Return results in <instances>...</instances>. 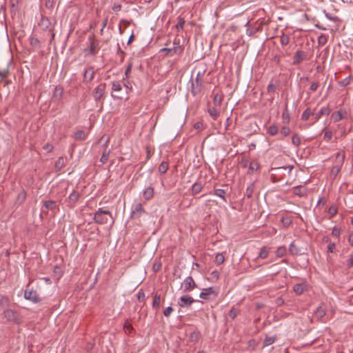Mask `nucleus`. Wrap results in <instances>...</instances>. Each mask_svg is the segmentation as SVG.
<instances>
[{
    "instance_id": "1",
    "label": "nucleus",
    "mask_w": 353,
    "mask_h": 353,
    "mask_svg": "<svg viewBox=\"0 0 353 353\" xmlns=\"http://www.w3.org/2000/svg\"><path fill=\"white\" fill-rule=\"evenodd\" d=\"M94 219L99 224H106L108 222L113 224L114 223L112 213L109 210H104L102 208H99L94 214Z\"/></svg>"
},
{
    "instance_id": "2",
    "label": "nucleus",
    "mask_w": 353,
    "mask_h": 353,
    "mask_svg": "<svg viewBox=\"0 0 353 353\" xmlns=\"http://www.w3.org/2000/svg\"><path fill=\"white\" fill-rule=\"evenodd\" d=\"M172 48H163L161 52H165L167 57H172L174 54L180 55L183 51V47L180 45V40L175 39L173 42Z\"/></svg>"
},
{
    "instance_id": "3",
    "label": "nucleus",
    "mask_w": 353,
    "mask_h": 353,
    "mask_svg": "<svg viewBox=\"0 0 353 353\" xmlns=\"http://www.w3.org/2000/svg\"><path fill=\"white\" fill-rule=\"evenodd\" d=\"M106 84L105 83H100L96 87L92 92V96L94 100L98 101H103L105 97Z\"/></svg>"
},
{
    "instance_id": "4",
    "label": "nucleus",
    "mask_w": 353,
    "mask_h": 353,
    "mask_svg": "<svg viewBox=\"0 0 353 353\" xmlns=\"http://www.w3.org/2000/svg\"><path fill=\"white\" fill-rule=\"evenodd\" d=\"M30 283L27 285V288L24 292V298L34 303H37L41 301V299L36 290L33 289H29L28 287Z\"/></svg>"
},
{
    "instance_id": "5",
    "label": "nucleus",
    "mask_w": 353,
    "mask_h": 353,
    "mask_svg": "<svg viewBox=\"0 0 353 353\" xmlns=\"http://www.w3.org/2000/svg\"><path fill=\"white\" fill-rule=\"evenodd\" d=\"M202 78L201 77L200 72L196 74V79L194 81H192L191 84V92L194 96L197 95L201 91L202 88Z\"/></svg>"
},
{
    "instance_id": "6",
    "label": "nucleus",
    "mask_w": 353,
    "mask_h": 353,
    "mask_svg": "<svg viewBox=\"0 0 353 353\" xmlns=\"http://www.w3.org/2000/svg\"><path fill=\"white\" fill-rule=\"evenodd\" d=\"M218 292L216 290L212 287L203 289V292H201L199 294V297L201 299L205 300H212L214 299L217 296Z\"/></svg>"
},
{
    "instance_id": "7",
    "label": "nucleus",
    "mask_w": 353,
    "mask_h": 353,
    "mask_svg": "<svg viewBox=\"0 0 353 353\" xmlns=\"http://www.w3.org/2000/svg\"><path fill=\"white\" fill-rule=\"evenodd\" d=\"M196 288L197 285L192 276L186 277L181 283V288H183L184 292H190Z\"/></svg>"
},
{
    "instance_id": "8",
    "label": "nucleus",
    "mask_w": 353,
    "mask_h": 353,
    "mask_svg": "<svg viewBox=\"0 0 353 353\" xmlns=\"http://www.w3.org/2000/svg\"><path fill=\"white\" fill-rule=\"evenodd\" d=\"M4 317L9 321L18 323L19 321V314L12 310L7 309L3 312Z\"/></svg>"
},
{
    "instance_id": "9",
    "label": "nucleus",
    "mask_w": 353,
    "mask_h": 353,
    "mask_svg": "<svg viewBox=\"0 0 353 353\" xmlns=\"http://www.w3.org/2000/svg\"><path fill=\"white\" fill-rule=\"evenodd\" d=\"M307 55L305 52L303 50H297L296 53L294 54L293 57V65H299L303 61L306 60Z\"/></svg>"
},
{
    "instance_id": "10",
    "label": "nucleus",
    "mask_w": 353,
    "mask_h": 353,
    "mask_svg": "<svg viewBox=\"0 0 353 353\" xmlns=\"http://www.w3.org/2000/svg\"><path fill=\"white\" fill-rule=\"evenodd\" d=\"M145 213V211L141 203H138L134 205V208L132 211L131 216L132 218H139L143 214Z\"/></svg>"
},
{
    "instance_id": "11",
    "label": "nucleus",
    "mask_w": 353,
    "mask_h": 353,
    "mask_svg": "<svg viewBox=\"0 0 353 353\" xmlns=\"http://www.w3.org/2000/svg\"><path fill=\"white\" fill-rule=\"evenodd\" d=\"M94 77V70L92 66H89L86 68L84 70L83 73V81L84 82H91Z\"/></svg>"
},
{
    "instance_id": "12",
    "label": "nucleus",
    "mask_w": 353,
    "mask_h": 353,
    "mask_svg": "<svg viewBox=\"0 0 353 353\" xmlns=\"http://www.w3.org/2000/svg\"><path fill=\"white\" fill-rule=\"evenodd\" d=\"M194 302V300L190 295H184L180 297L178 304L182 307H188Z\"/></svg>"
},
{
    "instance_id": "13",
    "label": "nucleus",
    "mask_w": 353,
    "mask_h": 353,
    "mask_svg": "<svg viewBox=\"0 0 353 353\" xmlns=\"http://www.w3.org/2000/svg\"><path fill=\"white\" fill-rule=\"evenodd\" d=\"M330 113V109L329 107H323L318 112L313 114L314 122L318 121L322 116L328 115Z\"/></svg>"
},
{
    "instance_id": "14",
    "label": "nucleus",
    "mask_w": 353,
    "mask_h": 353,
    "mask_svg": "<svg viewBox=\"0 0 353 353\" xmlns=\"http://www.w3.org/2000/svg\"><path fill=\"white\" fill-rule=\"evenodd\" d=\"M326 314V308L323 305H320L314 312V317L319 321H323V318Z\"/></svg>"
},
{
    "instance_id": "15",
    "label": "nucleus",
    "mask_w": 353,
    "mask_h": 353,
    "mask_svg": "<svg viewBox=\"0 0 353 353\" xmlns=\"http://www.w3.org/2000/svg\"><path fill=\"white\" fill-rule=\"evenodd\" d=\"M294 292L300 295L307 290V284L305 283H297L293 288Z\"/></svg>"
},
{
    "instance_id": "16",
    "label": "nucleus",
    "mask_w": 353,
    "mask_h": 353,
    "mask_svg": "<svg viewBox=\"0 0 353 353\" xmlns=\"http://www.w3.org/2000/svg\"><path fill=\"white\" fill-rule=\"evenodd\" d=\"M90 41V54L92 55H94L96 54L98 47H99V43L97 40L94 39L92 37H89Z\"/></svg>"
},
{
    "instance_id": "17",
    "label": "nucleus",
    "mask_w": 353,
    "mask_h": 353,
    "mask_svg": "<svg viewBox=\"0 0 353 353\" xmlns=\"http://www.w3.org/2000/svg\"><path fill=\"white\" fill-rule=\"evenodd\" d=\"M63 93V89L61 86H56L53 93V98L57 101L61 100Z\"/></svg>"
},
{
    "instance_id": "18",
    "label": "nucleus",
    "mask_w": 353,
    "mask_h": 353,
    "mask_svg": "<svg viewBox=\"0 0 353 353\" xmlns=\"http://www.w3.org/2000/svg\"><path fill=\"white\" fill-rule=\"evenodd\" d=\"M26 197L27 193L24 190H23L17 195L15 203L18 205H21L26 201Z\"/></svg>"
},
{
    "instance_id": "19",
    "label": "nucleus",
    "mask_w": 353,
    "mask_h": 353,
    "mask_svg": "<svg viewBox=\"0 0 353 353\" xmlns=\"http://www.w3.org/2000/svg\"><path fill=\"white\" fill-rule=\"evenodd\" d=\"M154 196V188L152 187L147 188L143 192V196L145 200L151 199Z\"/></svg>"
},
{
    "instance_id": "20",
    "label": "nucleus",
    "mask_w": 353,
    "mask_h": 353,
    "mask_svg": "<svg viewBox=\"0 0 353 353\" xmlns=\"http://www.w3.org/2000/svg\"><path fill=\"white\" fill-rule=\"evenodd\" d=\"M203 188L201 182H196L192 186L191 191L193 195L199 194Z\"/></svg>"
},
{
    "instance_id": "21",
    "label": "nucleus",
    "mask_w": 353,
    "mask_h": 353,
    "mask_svg": "<svg viewBox=\"0 0 353 353\" xmlns=\"http://www.w3.org/2000/svg\"><path fill=\"white\" fill-rule=\"evenodd\" d=\"M282 120H283V123L285 124L289 123V122L290 121V113L288 110L287 104H285L284 110L282 114Z\"/></svg>"
},
{
    "instance_id": "22",
    "label": "nucleus",
    "mask_w": 353,
    "mask_h": 353,
    "mask_svg": "<svg viewBox=\"0 0 353 353\" xmlns=\"http://www.w3.org/2000/svg\"><path fill=\"white\" fill-rule=\"evenodd\" d=\"M345 159V153L343 152H339L336 154L335 161L336 165H342Z\"/></svg>"
},
{
    "instance_id": "23",
    "label": "nucleus",
    "mask_w": 353,
    "mask_h": 353,
    "mask_svg": "<svg viewBox=\"0 0 353 353\" xmlns=\"http://www.w3.org/2000/svg\"><path fill=\"white\" fill-rule=\"evenodd\" d=\"M87 134L83 130H78L74 134V138L78 141H83L86 139Z\"/></svg>"
},
{
    "instance_id": "24",
    "label": "nucleus",
    "mask_w": 353,
    "mask_h": 353,
    "mask_svg": "<svg viewBox=\"0 0 353 353\" xmlns=\"http://www.w3.org/2000/svg\"><path fill=\"white\" fill-rule=\"evenodd\" d=\"M65 165V159L63 157H60L55 162V168L57 170H61Z\"/></svg>"
},
{
    "instance_id": "25",
    "label": "nucleus",
    "mask_w": 353,
    "mask_h": 353,
    "mask_svg": "<svg viewBox=\"0 0 353 353\" xmlns=\"http://www.w3.org/2000/svg\"><path fill=\"white\" fill-rule=\"evenodd\" d=\"M254 190V184L253 183H250V185L247 187L245 195L248 198H251L252 196L253 192Z\"/></svg>"
},
{
    "instance_id": "26",
    "label": "nucleus",
    "mask_w": 353,
    "mask_h": 353,
    "mask_svg": "<svg viewBox=\"0 0 353 353\" xmlns=\"http://www.w3.org/2000/svg\"><path fill=\"white\" fill-rule=\"evenodd\" d=\"M332 119H333L334 122H338L341 121L343 119V115L341 110L336 111L332 113Z\"/></svg>"
},
{
    "instance_id": "27",
    "label": "nucleus",
    "mask_w": 353,
    "mask_h": 353,
    "mask_svg": "<svg viewBox=\"0 0 353 353\" xmlns=\"http://www.w3.org/2000/svg\"><path fill=\"white\" fill-rule=\"evenodd\" d=\"M168 163L166 161H162L159 166V172L161 174H165L168 169Z\"/></svg>"
},
{
    "instance_id": "28",
    "label": "nucleus",
    "mask_w": 353,
    "mask_h": 353,
    "mask_svg": "<svg viewBox=\"0 0 353 353\" xmlns=\"http://www.w3.org/2000/svg\"><path fill=\"white\" fill-rule=\"evenodd\" d=\"M209 114L210 117L216 120L219 114V111L215 108H210L208 110Z\"/></svg>"
},
{
    "instance_id": "29",
    "label": "nucleus",
    "mask_w": 353,
    "mask_h": 353,
    "mask_svg": "<svg viewBox=\"0 0 353 353\" xmlns=\"http://www.w3.org/2000/svg\"><path fill=\"white\" fill-rule=\"evenodd\" d=\"M44 206L46 207V209L52 210L56 208L57 204L55 201L52 200H48L45 201Z\"/></svg>"
},
{
    "instance_id": "30",
    "label": "nucleus",
    "mask_w": 353,
    "mask_h": 353,
    "mask_svg": "<svg viewBox=\"0 0 353 353\" xmlns=\"http://www.w3.org/2000/svg\"><path fill=\"white\" fill-rule=\"evenodd\" d=\"M311 115H313L311 110L310 108H306L301 115V119L303 121H307Z\"/></svg>"
},
{
    "instance_id": "31",
    "label": "nucleus",
    "mask_w": 353,
    "mask_h": 353,
    "mask_svg": "<svg viewBox=\"0 0 353 353\" xmlns=\"http://www.w3.org/2000/svg\"><path fill=\"white\" fill-rule=\"evenodd\" d=\"M225 190L223 189H215L214 191V194L221 198L223 201H225Z\"/></svg>"
},
{
    "instance_id": "32",
    "label": "nucleus",
    "mask_w": 353,
    "mask_h": 353,
    "mask_svg": "<svg viewBox=\"0 0 353 353\" xmlns=\"http://www.w3.org/2000/svg\"><path fill=\"white\" fill-rule=\"evenodd\" d=\"M225 261V256L223 254V253H218L216 256H215V259H214V262L217 264V265H221L223 263H224Z\"/></svg>"
},
{
    "instance_id": "33",
    "label": "nucleus",
    "mask_w": 353,
    "mask_h": 353,
    "mask_svg": "<svg viewBox=\"0 0 353 353\" xmlns=\"http://www.w3.org/2000/svg\"><path fill=\"white\" fill-rule=\"evenodd\" d=\"M161 302V296L156 294L153 298L152 307L153 308H159Z\"/></svg>"
},
{
    "instance_id": "34",
    "label": "nucleus",
    "mask_w": 353,
    "mask_h": 353,
    "mask_svg": "<svg viewBox=\"0 0 353 353\" xmlns=\"http://www.w3.org/2000/svg\"><path fill=\"white\" fill-rule=\"evenodd\" d=\"M185 25V20L183 18L179 17H178V23L176 25V29L178 32L182 30L183 29V26Z\"/></svg>"
},
{
    "instance_id": "35",
    "label": "nucleus",
    "mask_w": 353,
    "mask_h": 353,
    "mask_svg": "<svg viewBox=\"0 0 353 353\" xmlns=\"http://www.w3.org/2000/svg\"><path fill=\"white\" fill-rule=\"evenodd\" d=\"M276 340L275 336H266L263 341V346H268L274 343Z\"/></svg>"
},
{
    "instance_id": "36",
    "label": "nucleus",
    "mask_w": 353,
    "mask_h": 353,
    "mask_svg": "<svg viewBox=\"0 0 353 353\" xmlns=\"http://www.w3.org/2000/svg\"><path fill=\"white\" fill-rule=\"evenodd\" d=\"M278 127L275 125H271L268 129V132L271 136L276 135L278 133Z\"/></svg>"
},
{
    "instance_id": "37",
    "label": "nucleus",
    "mask_w": 353,
    "mask_h": 353,
    "mask_svg": "<svg viewBox=\"0 0 353 353\" xmlns=\"http://www.w3.org/2000/svg\"><path fill=\"white\" fill-rule=\"evenodd\" d=\"M281 223L285 228H288L292 223V219L290 216H282Z\"/></svg>"
},
{
    "instance_id": "38",
    "label": "nucleus",
    "mask_w": 353,
    "mask_h": 353,
    "mask_svg": "<svg viewBox=\"0 0 353 353\" xmlns=\"http://www.w3.org/2000/svg\"><path fill=\"white\" fill-rule=\"evenodd\" d=\"M109 154H110V151L105 150L102 154L100 161L103 164L107 163V161H108V159H109Z\"/></svg>"
},
{
    "instance_id": "39",
    "label": "nucleus",
    "mask_w": 353,
    "mask_h": 353,
    "mask_svg": "<svg viewBox=\"0 0 353 353\" xmlns=\"http://www.w3.org/2000/svg\"><path fill=\"white\" fill-rule=\"evenodd\" d=\"M79 197V192L73 191L69 196L68 199L70 202L75 203Z\"/></svg>"
},
{
    "instance_id": "40",
    "label": "nucleus",
    "mask_w": 353,
    "mask_h": 353,
    "mask_svg": "<svg viewBox=\"0 0 353 353\" xmlns=\"http://www.w3.org/2000/svg\"><path fill=\"white\" fill-rule=\"evenodd\" d=\"M238 314H239V310L237 308H235V307H233L229 311L228 316L232 319H234L236 318V316L238 315Z\"/></svg>"
},
{
    "instance_id": "41",
    "label": "nucleus",
    "mask_w": 353,
    "mask_h": 353,
    "mask_svg": "<svg viewBox=\"0 0 353 353\" xmlns=\"http://www.w3.org/2000/svg\"><path fill=\"white\" fill-rule=\"evenodd\" d=\"M122 87L119 81H114L112 83V90L114 92H118L121 90Z\"/></svg>"
},
{
    "instance_id": "42",
    "label": "nucleus",
    "mask_w": 353,
    "mask_h": 353,
    "mask_svg": "<svg viewBox=\"0 0 353 353\" xmlns=\"http://www.w3.org/2000/svg\"><path fill=\"white\" fill-rule=\"evenodd\" d=\"M289 252L292 255H296L299 252V249L296 248V246L295 245V244L293 242H292L290 245Z\"/></svg>"
},
{
    "instance_id": "43",
    "label": "nucleus",
    "mask_w": 353,
    "mask_h": 353,
    "mask_svg": "<svg viewBox=\"0 0 353 353\" xmlns=\"http://www.w3.org/2000/svg\"><path fill=\"white\" fill-rule=\"evenodd\" d=\"M221 101H222L221 96L219 95V94H216L214 96V99H213V103H214V105H216V106L220 105L221 103Z\"/></svg>"
},
{
    "instance_id": "44",
    "label": "nucleus",
    "mask_w": 353,
    "mask_h": 353,
    "mask_svg": "<svg viewBox=\"0 0 353 353\" xmlns=\"http://www.w3.org/2000/svg\"><path fill=\"white\" fill-rule=\"evenodd\" d=\"M286 253V249L285 247H279L276 250V255L279 257L284 256Z\"/></svg>"
},
{
    "instance_id": "45",
    "label": "nucleus",
    "mask_w": 353,
    "mask_h": 353,
    "mask_svg": "<svg viewBox=\"0 0 353 353\" xmlns=\"http://www.w3.org/2000/svg\"><path fill=\"white\" fill-rule=\"evenodd\" d=\"M280 41L282 46H286L290 42V38L287 34H283L281 37Z\"/></svg>"
},
{
    "instance_id": "46",
    "label": "nucleus",
    "mask_w": 353,
    "mask_h": 353,
    "mask_svg": "<svg viewBox=\"0 0 353 353\" xmlns=\"http://www.w3.org/2000/svg\"><path fill=\"white\" fill-rule=\"evenodd\" d=\"M327 37L325 34H321L318 37V43L321 46H324L327 43Z\"/></svg>"
},
{
    "instance_id": "47",
    "label": "nucleus",
    "mask_w": 353,
    "mask_h": 353,
    "mask_svg": "<svg viewBox=\"0 0 353 353\" xmlns=\"http://www.w3.org/2000/svg\"><path fill=\"white\" fill-rule=\"evenodd\" d=\"M292 144H294L296 146H298L300 145L301 139H300L299 137L298 136V134H293V136L292 137Z\"/></svg>"
},
{
    "instance_id": "48",
    "label": "nucleus",
    "mask_w": 353,
    "mask_h": 353,
    "mask_svg": "<svg viewBox=\"0 0 353 353\" xmlns=\"http://www.w3.org/2000/svg\"><path fill=\"white\" fill-rule=\"evenodd\" d=\"M268 250L265 247L262 248L259 254V256L261 259H265L268 256Z\"/></svg>"
},
{
    "instance_id": "49",
    "label": "nucleus",
    "mask_w": 353,
    "mask_h": 353,
    "mask_svg": "<svg viewBox=\"0 0 353 353\" xmlns=\"http://www.w3.org/2000/svg\"><path fill=\"white\" fill-rule=\"evenodd\" d=\"M9 303V299L8 297L0 295V305L1 306H7Z\"/></svg>"
},
{
    "instance_id": "50",
    "label": "nucleus",
    "mask_w": 353,
    "mask_h": 353,
    "mask_svg": "<svg viewBox=\"0 0 353 353\" xmlns=\"http://www.w3.org/2000/svg\"><path fill=\"white\" fill-rule=\"evenodd\" d=\"M290 129L288 126H283L281 130V134L284 137H287L290 134Z\"/></svg>"
},
{
    "instance_id": "51",
    "label": "nucleus",
    "mask_w": 353,
    "mask_h": 353,
    "mask_svg": "<svg viewBox=\"0 0 353 353\" xmlns=\"http://www.w3.org/2000/svg\"><path fill=\"white\" fill-rule=\"evenodd\" d=\"M259 165L257 161H252L250 163L249 169L252 171H256L259 169Z\"/></svg>"
},
{
    "instance_id": "52",
    "label": "nucleus",
    "mask_w": 353,
    "mask_h": 353,
    "mask_svg": "<svg viewBox=\"0 0 353 353\" xmlns=\"http://www.w3.org/2000/svg\"><path fill=\"white\" fill-rule=\"evenodd\" d=\"M49 23H50L49 19L47 17H42L41 20V25L44 28H48Z\"/></svg>"
},
{
    "instance_id": "53",
    "label": "nucleus",
    "mask_w": 353,
    "mask_h": 353,
    "mask_svg": "<svg viewBox=\"0 0 353 353\" xmlns=\"http://www.w3.org/2000/svg\"><path fill=\"white\" fill-rule=\"evenodd\" d=\"M341 234V229L338 227H334L332 230V235L335 237H339Z\"/></svg>"
},
{
    "instance_id": "54",
    "label": "nucleus",
    "mask_w": 353,
    "mask_h": 353,
    "mask_svg": "<svg viewBox=\"0 0 353 353\" xmlns=\"http://www.w3.org/2000/svg\"><path fill=\"white\" fill-rule=\"evenodd\" d=\"M346 265L348 268L353 267V251L351 252V254L349 255V258L347 260Z\"/></svg>"
},
{
    "instance_id": "55",
    "label": "nucleus",
    "mask_w": 353,
    "mask_h": 353,
    "mask_svg": "<svg viewBox=\"0 0 353 353\" xmlns=\"http://www.w3.org/2000/svg\"><path fill=\"white\" fill-rule=\"evenodd\" d=\"M199 339V333L196 332H192L190 336L191 341H197Z\"/></svg>"
},
{
    "instance_id": "56",
    "label": "nucleus",
    "mask_w": 353,
    "mask_h": 353,
    "mask_svg": "<svg viewBox=\"0 0 353 353\" xmlns=\"http://www.w3.org/2000/svg\"><path fill=\"white\" fill-rule=\"evenodd\" d=\"M332 137V132L330 130H327L325 132L323 139L326 141H330Z\"/></svg>"
},
{
    "instance_id": "57",
    "label": "nucleus",
    "mask_w": 353,
    "mask_h": 353,
    "mask_svg": "<svg viewBox=\"0 0 353 353\" xmlns=\"http://www.w3.org/2000/svg\"><path fill=\"white\" fill-rule=\"evenodd\" d=\"M328 213L330 214V218H332L337 213V208L334 206H331L329 208Z\"/></svg>"
},
{
    "instance_id": "58",
    "label": "nucleus",
    "mask_w": 353,
    "mask_h": 353,
    "mask_svg": "<svg viewBox=\"0 0 353 353\" xmlns=\"http://www.w3.org/2000/svg\"><path fill=\"white\" fill-rule=\"evenodd\" d=\"M350 83V77H346L343 80L339 82V85L343 87H345Z\"/></svg>"
},
{
    "instance_id": "59",
    "label": "nucleus",
    "mask_w": 353,
    "mask_h": 353,
    "mask_svg": "<svg viewBox=\"0 0 353 353\" xmlns=\"http://www.w3.org/2000/svg\"><path fill=\"white\" fill-rule=\"evenodd\" d=\"M123 329L126 333H130L133 330V327L131 324L128 323V322H125L123 326Z\"/></svg>"
},
{
    "instance_id": "60",
    "label": "nucleus",
    "mask_w": 353,
    "mask_h": 353,
    "mask_svg": "<svg viewBox=\"0 0 353 353\" xmlns=\"http://www.w3.org/2000/svg\"><path fill=\"white\" fill-rule=\"evenodd\" d=\"M336 250V244L334 242H331L329 243L327 246V251L329 252L333 253L335 252Z\"/></svg>"
},
{
    "instance_id": "61",
    "label": "nucleus",
    "mask_w": 353,
    "mask_h": 353,
    "mask_svg": "<svg viewBox=\"0 0 353 353\" xmlns=\"http://www.w3.org/2000/svg\"><path fill=\"white\" fill-rule=\"evenodd\" d=\"M319 86V84L318 82H312L309 88L310 92L316 91L318 89Z\"/></svg>"
},
{
    "instance_id": "62",
    "label": "nucleus",
    "mask_w": 353,
    "mask_h": 353,
    "mask_svg": "<svg viewBox=\"0 0 353 353\" xmlns=\"http://www.w3.org/2000/svg\"><path fill=\"white\" fill-rule=\"evenodd\" d=\"M172 312L173 308L171 306H169L164 310L163 314L165 316L168 317Z\"/></svg>"
},
{
    "instance_id": "63",
    "label": "nucleus",
    "mask_w": 353,
    "mask_h": 353,
    "mask_svg": "<svg viewBox=\"0 0 353 353\" xmlns=\"http://www.w3.org/2000/svg\"><path fill=\"white\" fill-rule=\"evenodd\" d=\"M132 68V63L131 62H129L128 64V66L126 68L125 72V74L126 77H129V74L131 72Z\"/></svg>"
},
{
    "instance_id": "64",
    "label": "nucleus",
    "mask_w": 353,
    "mask_h": 353,
    "mask_svg": "<svg viewBox=\"0 0 353 353\" xmlns=\"http://www.w3.org/2000/svg\"><path fill=\"white\" fill-rule=\"evenodd\" d=\"M30 44L34 47H38L39 46V41L37 38L30 39Z\"/></svg>"
}]
</instances>
